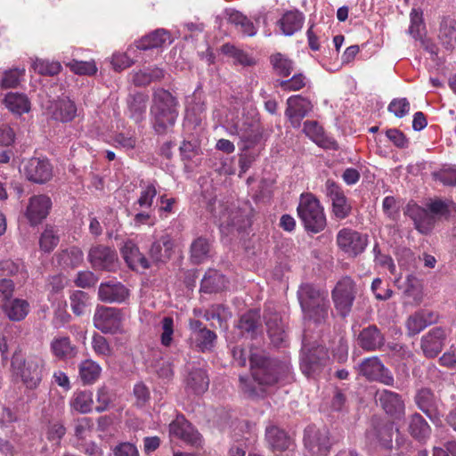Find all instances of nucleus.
Listing matches in <instances>:
<instances>
[{"label": "nucleus", "mask_w": 456, "mask_h": 456, "mask_svg": "<svg viewBox=\"0 0 456 456\" xmlns=\"http://www.w3.org/2000/svg\"><path fill=\"white\" fill-rule=\"evenodd\" d=\"M250 371L252 380L240 376V389L248 396H260L265 387L273 386L284 379L290 371L288 362L267 358L261 353H251Z\"/></svg>", "instance_id": "nucleus-1"}, {"label": "nucleus", "mask_w": 456, "mask_h": 456, "mask_svg": "<svg viewBox=\"0 0 456 456\" xmlns=\"http://www.w3.org/2000/svg\"><path fill=\"white\" fill-rule=\"evenodd\" d=\"M297 298L304 319L320 324L326 322L330 312L328 293L311 283L301 284Z\"/></svg>", "instance_id": "nucleus-2"}, {"label": "nucleus", "mask_w": 456, "mask_h": 456, "mask_svg": "<svg viewBox=\"0 0 456 456\" xmlns=\"http://www.w3.org/2000/svg\"><path fill=\"white\" fill-rule=\"evenodd\" d=\"M12 375L19 379L28 390L37 389L45 373V362L37 354L24 357L20 353L15 352L11 361Z\"/></svg>", "instance_id": "nucleus-3"}, {"label": "nucleus", "mask_w": 456, "mask_h": 456, "mask_svg": "<svg viewBox=\"0 0 456 456\" xmlns=\"http://www.w3.org/2000/svg\"><path fill=\"white\" fill-rule=\"evenodd\" d=\"M151 113L154 117V129L165 133L173 126L178 116L176 99L167 90L158 89L154 93Z\"/></svg>", "instance_id": "nucleus-4"}, {"label": "nucleus", "mask_w": 456, "mask_h": 456, "mask_svg": "<svg viewBox=\"0 0 456 456\" xmlns=\"http://www.w3.org/2000/svg\"><path fill=\"white\" fill-rule=\"evenodd\" d=\"M297 214L307 231L317 233L326 226V217L319 200L312 194L302 195Z\"/></svg>", "instance_id": "nucleus-5"}, {"label": "nucleus", "mask_w": 456, "mask_h": 456, "mask_svg": "<svg viewBox=\"0 0 456 456\" xmlns=\"http://www.w3.org/2000/svg\"><path fill=\"white\" fill-rule=\"evenodd\" d=\"M213 215L223 233L229 234L233 230L240 232L250 224L248 214L235 205L228 206L218 202Z\"/></svg>", "instance_id": "nucleus-6"}, {"label": "nucleus", "mask_w": 456, "mask_h": 456, "mask_svg": "<svg viewBox=\"0 0 456 456\" xmlns=\"http://www.w3.org/2000/svg\"><path fill=\"white\" fill-rule=\"evenodd\" d=\"M358 293L356 283L348 276L341 278L331 291V297L338 313L346 317L352 310Z\"/></svg>", "instance_id": "nucleus-7"}, {"label": "nucleus", "mask_w": 456, "mask_h": 456, "mask_svg": "<svg viewBox=\"0 0 456 456\" xmlns=\"http://www.w3.org/2000/svg\"><path fill=\"white\" fill-rule=\"evenodd\" d=\"M329 359L328 351L323 346L312 347L303 353L301 370L305 376L314 378L323 370Z\"/></svg>", "instance_id": "nucleus-8"}, {"label": "nucleus", "mask_w": 456, "mask_h": 456, "mask_svg": "<svg viewBox=\"0 0 456 456\" xmlns=\"http://www.w3.org/2000/svg\"><path fill=\"white\" fill-rule=\"evenodd\" d=\"M123 314L118 308L98 306L94 315V327L103 333H117L121 330Z\"/></svg>", "instance_id": "nucleus-9"}, {"label": "nucleus", "mask_w": 456, "mask_h": 456, "mask_svg": "<svg viewBox=\"0 0 456 456\" xmlns=\"http://www.w3.org/2000/svg\"><path fill=\"white\" fill-rule=\"evenodd\" d=\"M339 248L350 256L362 253L368 244V237L350 228H343L337 234Z\"/></svg>", "instance_id": "nucleus-10"}, {"label": "nucleus", "mask_w": 456, "mask_h": 456, "mask_svg": "<svg viewBox=\"0 0 456 456\" xmlns=\"http://www.w3.org/2000/svg\"><path fill=\"white\" fill-rule=\"evenodd\" d=\"M305 446L312 456L326 455L330 449L329 430L310 426L305 430Z\"/></svg>", "instance_id": "nucleus-11"}, {"label": "nucleus", "mask_w": 456, "mask_h": 456, "mask_svg": "<svg viewBox=\"0 0 456 456\" xmlns=\"http://www.w3.org/2000/svg\"><path fill=\"white\" fill-rule=\"evenodd\" d=\"M360 373L370 381L394 386V377L377 356L364 359L359 366Z\"/></svg>", "instance_id": "nucleus-12"}, {"label": "nucleus", "mask_w": 456, "mask_h": 456, "mask_svg": "<svg viewBox=\"0 0 456 456\" xmlns=\"http://www.w3.org/2000/svg\"><path fill=\"white\" fill-rule=\"evenodd\" d=\"M325 190L332 202V212L336 218L341 220L347 217L351 213L352 207L341 188L334 181L327 180Z\"/></svg>", "instance_id": "nucleus-13"}, {"label": "nucleus", "mask_w": 456, "mask_h": 456, "mask_svg": "<svg viewBox=\"0 0 456 456\" xmlns=\"http://www.w3.org/2000/svg\"><path fill=\"white\" fill-rule=\"evenodd\" d=\"M88 260L95 270L112 271L117 265V253L109 247L98 245L93 247Z\"/></svg>", "instance_id": "nucleus-14"}, {"label": "nucleus", "mask_w": 456, "mask_h": 456, "mask_svg": "<svg viewBox=\"0 0 456 456\" xmlns=\"http://www.w3.org/2000/svg\"><path fill=\"white\" fill-rule=\"evenodd\" d=\"M312 103L306 98L300 95L290 96L287 100L286 117L289 119L293 127L300 126L301 120L311 111Z\"/></svg>", "instance_id": "nucleus-15"}, {"label": "nucleus", "mask_w": 456, "mask_h": 456, "mask_svg": "<svg viewBox=\"0 0 456 456\" xmlns=\"http://www.w3.org/2000/svg\"><path fill=\"white\" fill-rule=\"evenodd\" d=\"M171 436L181 439L191 445L200 444V433L184 419L183 416H177L169 425Z\"/></svg>", "instance_id": "nucleus-16"}, {"label": "nucleus", "mask_w": 456, "mask_h": 456, "mask_svg": "<svg viewBox=\"0 0 456 456\" xmlns=\"http://www.w3.org/2000/svg\"><path fill=\"white\" fill-rule=\"evenodd\" d=\"M52 201L46 195H36L29 199L25 216L31 225L40 224L49 214Z\"/></svg>", "instance_id": "nucleus-17"}, {"label": "nucleus", "mask_w": 456, "mask_h": 456, "mask_svg": "<svg viewBox=\"0 0 456 456\" xmlns=\"http://www.w3.org/2000/svg\"><path fill=\"white\" fill-rule=\"evenodd\" d=\"M45 110L53 119L61 122H69L77 115V106L69 98L49 102Z\"/></svg>", "instance_id": "nucleus-18"}, {"label": "nucleus", "mask_w": 456, "mask_h": 456, "mask_svg": "<svg viewBox=\"0 0 456 456\" xmlns=\"http://www.w3.org/2000/svg\"><path fill=\"white\" fill-rule=\"evenodd\" d=\"M24 173L29 181L44 183L53 176V167L46 159H30L24 167Z\"/></svg>", "instance_id": "nucleus-19"}, {"label": "nucleus", "mask_w": 456, "mask_h": 456, "mask_svg": "<svg viewBox=\"0 0 456 456\" xmlns=\"http://www.w3.org/2000/svg\"><path fill=\"white\" fill-rule=\"evenodd\" d=\"M376 399L384 411L394 419H401L404 415V403L397 393L387 389L378 391Z\"/></svg>", "instance_id": "nucleus-20"}, {"label": "nucleus", "mask_w": 456, "mask_h": 456, "mask_svg": "<svg viewBox=\"0 0 456 456\" xmlns=\"http://www.w3.org/2000/svg\"><path fill=\"white\" fill-rule=\"evenodd\" d=\"M128 296V289L120 282L108 281L99 286L98 297L102 302L122 303Z\"/></svg>", "instance_id": "nucleus-21"}, {"label": "nucleus", "mask_w": 456, "mask_h": 456, "mask_svg": "<svg viewBox=\"0 0 456 456\" xmlns=\"http://www.w3.org/2000/svg\"><path fill=\"white\" fill-rule=\"evenodd\" d=\"M357 342L365 351H376L385 345V337L376 325H369L360 331Z\"/></svg>", "instance_id": "nucleus-22"}, {"label": "nucleus", "mask_w": 456, "mask_h": 456, "mask_svg": "<svg viewBox=\"0 0 456 456\" xmlns=\"http://www.w3.org/2000/svg\"><path fill=\"white\" fill-rule=\"evenodd\" d=\"M445 338V331L440 327L432 329L422 338L421 348L427 357H436L443 348V341Z\"/></svg>", "instance_id": "nucleus-23"}, {"label": "nucleus", "mask_w": 456, "mask_h": 456, "mask_svg": "<svg viewBox=\"0 0 456 456\" xmlns=\"http://www.w3.org/2000/svg\"><path fill=\"white\" fill-rule=\"evenodd\" d=\"M52 354L58 360L67 361L76 357L77 348L67 336H56L50 343Z\"/></svg>", "instance_id": "nucleus-24"}, {"label": "nucleus", "mask_w": 456, "mask_h": 456, "mask_svg": "<svg viewBox=\"0 0 456 456\" xmlns=\"http://www.w3.org/2000/svg\"><path fill=\"white\" fill-rule=\"evenodd\" d=\"M267 332L274 346H279L286 339L285 324L277 313H266L264 316Z\"/></svg>", "instance_id": "nucleus-25"}, {"label": "nucleus", "mask_w": 456, "mask_h": 456, "mask_svg": "<svg viewBox=\"0 0 456 456\" xmlns=\"http://www.w3.org/2000/svg\"><path fill=\"white\" fill-rule=\"evenodd\" d=\"M174 245L169 235L162 236L159 240L152 243L150 249L151 258L156 263H166L173 254Z\"/></svg>", "instance_id": "nucleus-26"}, {"label": "nucleus", "mask_w": 456, "mask_h": 456, "mask_svg": "<svg viewBox=\"0 0 456 456\" xmlns=\"http://www.w3.org/2000/svg\"><path fill=\"white\" fill-rule=\"evenodd\" d=\"M184 381L186 387L197 395L203 394L207 391L209 385L208 375L205 370L200 368L192 367L190 369Z\"/></svg>", "instance_id": "nucleus-27"}, {"label": "nucleus", "mask_w": 456, "mask_h": 456, "mask_svg": "<svg viewBox=\"0 0 456 456\" xmlns=\"http://www.w3.org/2000/svg\"><path fill=\"white\" fill-rule=\"evenodd\" d=\"M122 255L132 269H147L150 267L148 259L140 252L138 247L133 241L125 242L121 248Z\"/></svg>", "instance_id": "nucleus-28"}, {"label": "nucleus", "mask_w": 456, "mask_h": 456, "mask_svg": "<svg viewBox=\"0 0 456 456\" xmlns=\"http://www.w3.org/2000/svg\"><path fill=\"white\" fill-rule=\"evenodd\" d=\"M407 213L413 219L416 229L421 233H428L431 231L435 218L428 210L416 205L408 206Z\"/></svg>", "instance_id": "nucleus-29"}, {"label": "nucleus", "mask_w": 456, "mask_h": 456, "mask_svg": "<svg viewBox=\"0 0 456 456\" xmlns=\"http://www.w3.org/2000/svg\"><path fill=\"white\" fill-rule=\"evenodd\" d=\"M436 320V315L432 312L421 311L409 316L406 322L408 333L414 336L424 330L428 325L432 324Z\"/></svg>", "instance_id": "nucleus-30"}, {"label": "nucleus", "mask_w": 456, "mask_h": 456, "mask_svg": "<svg viewBox=\"0 0 456 456\" xmlns=\"http://www.w3.org/2000/svg\"><path fill=\"white\" fill-rule=\"evenodd\" d=\"M392 429L390 424L379 425L370 429L366 436L371 445L388 448L392 444Z\"/></svg>", "instance_id": "nucleus-31"}, {"label": "nucleus", "mask_w": 456, "mask_h": 456, "mask_svg": "<svg viewBox=\"0 0 456 456\" xmlns=\"http://www.w3.org/2000/svg\"><path fill=\"white\" fill-rule=\"evenodd\" d=\"M415 403L419 409L428 418L433 419L437 415V402L430 389L421 388L415 395Z\"/></svg>", "instance_id": "nucleus-32"}, {"label": "nucleus", "mask_w": 456, "mask_h": 456, "mask_svg": "<svg viewBox=\"0 0 456 456\" xmlns=\"http://www.w3.org/2000/svg\"><path fill=\"white\" fill-rule=\"evenodd\" d=\"M3 103L11 112L19 116L30 110V102L24 94L8 93L5 94Z\"/></svg>", "instance_id": "nucleus-33"}, {"label": "nucleus", "mask_w": 456, "mask_h": 456, "mask_svg": "<svg viewBox=\"0 0 456 456\" xmlns=\"http://www.w3.org/2000/svg\"><path fill=\"white\" fill-rule=\"evenodd\" d=\"M305 20V16L298 11H289L279 20L280 28L285 36H292L300 30Z\"/></svg>", "instance_id": "nucleus-34"}, {"label": "nucleus", "mask_w": 456, "mask_h": 456, "mask_svg": "<svg viewBox=\"0 0 456 456\" xmlns=\"http://www.w3.org/2000/svg\"><path fill=\"white\" fill-rule=\"evenodd\" d=\"M171 43L170 34L165 29H156L152 33L143 37L137 42V48L141 50H148L152 48L162 47Z\"/></svg>", "instance_id": "nucleus-35"}, {"label": "nucleus", "mask_w": 456, "mask_h": 456, "mask_svg": "<svg viewBox=\"0 0 456 456\" xmlns=\"http://www.w3.org/2000/svg\"><path fill=\"white\" fill-rule=\"evenodd\" d=\"M30 310L29 304L25 299L14 298L4 305V314L13 322H20L26 318Z\"/></svg>", "instance_id": "nucleus-36"}, {"label": "nucleus", "mask_w": 456, "mask_h": 456, "mask_svg": "<svg viewBox=\"0 0 456 456\" xmlns=\"http://www.w3.org/2000/svg\"><path fill=\"white\" fill-rule=\"evenodd\" d=\"M265 438L268 444L273 450L284 451L288 449L290 444V439L286 432L276 426H269L266 428Z\"/></svg>", "instance_id": "nucleus-37"}, {"label": "nucleus", "mask_w": 456, "mask_h": 456, "mask_svg": "<svg viewBox=\"0 0 456 456\" xmlns=\"http://www.w3.org/2000/svg\"><path fill=\"white\" fill-rule=\"evenodd\" d=\"M165 76L164 69L153 66L147 67L143 69L135 72L133 75V82L135 86H145L150 85L151 82L161 80Z\"/></svg>", "instance_id": "nucleus-38"}, {"label": "nucleus", "mask_w": 456, "mask_h": 456, "mask_svg": "<svg viewBox=\"0 0 456 456\" xmlns=\"http://www.w3.org/2000/svg\"><path fill=\"white\" fill-rule=\"evenodd\" d=\"M226 278L216 270H209L201 281V290L206 293L217 292L226 287Z\"/></svg>", "instance_id": "nucleus-39"}, {"label": "nucleus", "mask_w": 456, "mask_h": 456, "mask_svg": "<svg viewBox=\"0 0 456 456\" xmlns=\"http://www.w3.org/2000/svg\"><path fill=\"white\" fill-rule=\"evenodd\" d=\"M409 433L419 441L425 440L430 435V427L424 418L419 414L414 413L409 419L408 424Z\"/></svg>", "instance_id": "nucleus-40"}, {"label": "nucleus", "mask_w": 456, "mask_h": 456, "mask_svg": "<svg viewBox=\"0 0 456 456\" xmlns=\"http://www.w3.org/2000/svg\"><path fill=\"white\" fill-rule=\"evenodd\" d=\"M439 39L447 49H453L456 46V21L444 20L441 22Z\"/></svg>", "instance_id": "nucleus-41"}, {"label": "nucleus", "mask_w": 456, "mask_h": 456, "mask_svg": "<svg viewBox=\"0 0 456 456\" xmlns=\"http://www.w3.org/2000/svg\"><path fill=\"white\" fill-rule=\"evenodd\" d=\"M261 326L260 313L257 310H250L242 314L237 325L242 332L253 336Z\"/></svg>", "instance_id": "nucleus-42"}, {"label": "nucleus", "mask_w": 456, "mask_h": 456, "mask_svg": "<svg viewBox=\"0 0 456 456\" xmlns=\"http://www.w3.org/2000/svg\"><path fill=\"white\" fill-rule=\"evenodd\" d=\"M210 252V243L203 237H198L191 245V259L194 264L204 262Z\"/></svg>", "instance_id": "nucleus-43"}, {"label": "nucleus", "mask_w": 456, "mask_h": 456, "mask_svg": "<svg viewBox=\"0 0 456 456\" xmlns=\"http://www.w3.org/2000/svg\"><path fill=\"white\" fill-rule=\"evenodd\" d=\"M101 371L100 365L92 360H85L79 364V377L85 384L95 382Z\"/></svg>", "instance_id": "nucleus-44"}, {"label": "nucleus", "mask_w": 456, "mask_h": 456, "mask_svg": "<svg viewBox=\"0 0 456 456\" xmlns=\"http://www.w3.org/2000/svg\"><path fill=\"white\" fill-rule=\"evenodd\" d=\"M216 338V335L208 329L197 330L191 336L192 344L202 352L210 350L214 346Z\"/></svg>", "instance_id": "nucleus-45"}, {"label": "nucleus", "mask_w": 456, "mask_h": 456, "mask_svg": "<svg viewBox=\"0 0 456 456\" xmlns=\"http://www.w3.org/2000/svg\"><path fill=\"white\" fill-rule=\"evenodd\" d=\"M270 61L276 74L288 77L294 69V62L284 54L276 53L270 57Z\"/></svg>", "instance_id": "nucleus-46"}, {"label": "nucleus", "mask_w": 456, "mask_h": 456, "mask_svg": "<svg viewBox=\"0 0 456 456\" xmlns=\"http://www.w3.org/2000/svg\"><path fill=\"white\" fill-rule=\"evenodd\" d=\"M94 404L93 393L91 391H79L74 394L71 406L74 410L81 412H89Z\"/></svg>", "instance_id": "nucleus-47"}, {"label": "nucleus", "mask_w": 456, "mask_h": 456, "mask_svg": "<svg viewBox=\"0 0 456 456\" xmlns=\"http://www.w3.org/2000/svg\"><path fill=\"white\" fill-rule=\"evenodd\" d=\"M59 263L67 267H76L83 260V252L76 247L62 250L58 255Z\"/></svg>", "instance_id": "nucleus-48"}, {"label": "nucleus", "mask_w": 456, "mask_h": 456, "mask_svg": "<svg viewBox=\"0 0 456 456\" xmlns=\"http://www.w3.org/2000/svg\"><path fill=\"white\" fill-rule=\"evenodd\" d=\"M59 240V235L53 227H46L39 238L40 249L50 253L57 247Z\"/></svg>", "instance_id": "nucleus-49"}, {"label": "nucleus", "mask_w": 456, "mask_h": 456, "mask_svg": "<svg viewBox=\"0 0 456 456\" xmlns=\"http://www.w3.org/2000/svg\"><path fill=\"white\" fill-rule=\"evenodd\" d=\"M205 318L208 321L216 320L221 329H226V321L231 317V313L224 305H213L206 311Z\"/></svg>", "instance_id": "nucleus-50"}, {"label": "nucleus", "mask_w": 456, "mask_h": 456, "mask_svg": "<svg viewBox=\"0 0 456 456\" xmlns=\"http://www.w3.org/2000/svg\"><path fill=\"white\" fill-rule=\"evenodd\" d=\"M222 53L232 57L235 62L243 66H252L256 63L255 60L243 51L237 49L234 45L225 44L221 48Z\"/></svg>", "instance_id": "nucleus-51"}, {"label": "nucleus", "mask_w": 456, "mask_h": 456, "mask_svg": "<svg viewBox=\"0 0 456 456\" xmlns=\"http://www.w3.org/2000/svg\"><path fill=\"white\" fill-rule=\"evenodd\" d=\"M25 72L24 69H12L5 70L3 73V77L0 82L2 89L15 88L20 85V78L23 77Z\"/></svg>", "instance_id": "nucleus-52"}, {"label": "nucleus", "mask_w": 456, "mask_h": 456, "mask_svg": "<svg viewBox=\"0 0 456 456\" xmlns=\"http://www.w3.org/2000/svg\"><path fill=\"white\" fill-rule=\"evenodd\" d=\"M148 97L142 94H135L132 101L129 102V110L132 117L139 121L142 118V114L147 109Z\"/></svg>", "instance_id": "nucleus-53"}, {"label": "nucleus", "mask_w": 456, "mask_h": 456, "mask_svg": "<svg viewBox=\"0 0 456 456\" xmlns=\"http://www.w3.org/2000/svg\"><path fill=\"white\" fill-rule=\"evenodd\" d=\"M157 195V189L153 183H147L142 187L140 196L134 203L141 208H150L152 205L153 200Z\"/></svg>", "instance_id": "nucleus-54"}, {"label": "nucleus", "mask_w": 456, "mask_h": 456, "mask_svg": "<svg viewBox=\"0 0 456 456\" xmlns=\"http://www.w3.org/2000/svg\"><path fill=\"white\" fill-rule=\"evenodd\" d=\"M66 65L70 69L71 71L77 75L92 76L97 72V67L94 61H79L77 60H72L66 63Z\"/></svg>", "instance_id": "nucleus-55"}, {"label": "nucleus", "mask_w": 456, "mask_h": 456, "mask_svg": "<svg viewBox=\"0 0 456 456\" xmlns=\"http://www.w3.org/2000/svg\"><path fill=\"white\" fill-rule=\"evenodd\" d=\"M276 83L277 86H280L283 91H298L305 86L306 77L302 73H298L289 79L277 80Z\"/></svg>", "instance_id": "nucleus-56"}, {"label": "nucleus", "mask_w": 456, "mask_h": 456, "mask_svg": "<svg viewBox=\"0 0 456 456\" xmlns=\"http://www.w3.org/2000/svg\"><path fill=\"white\" fill-rule=\"evenodd\" d=\"M89 301L88 295L81 290L73 292L70 296V307L77 315L84 314Z\"/></svg>", "instance_id": "nucleus-57"}, {"label": "nucleus", "mask_w": 456, "mask_h": 456, "mask_svg": "<svg viewBox=\"0 0 456 456\" xmlns=\"http://www.w3.org/2000/svg\"><path fill=\"white\" fill-rule=\"evenodd\" d=\"M410 102L406 98H396L391 101L387 110L396 118H402L410 112Z\"/></svg>", "instance_id": "nucleus-58"}, {"label": "nucleus", "mask_w": 456, "mask_h": 456, "mask_svg": "<svg viewBox=\"0 0 456 456\" xmlns=\"http://www.w3.org/2000/svg\"><path fill=\"white\" fill-rule=\"evenodd\" d=\"M35 71L42 75L53 76L60 72L61 65L58 62H49L47 61L37 60L33 63Z\"/></svg>", "instance_id": "nucleus-59"}, {"label": "nucleus", "mask_w": 456, "mask_h": 456, "mask_svg": "<svg viewBox=\"0 0 456 456\" xmlns=\"http://www.w3.org/2000/svg\"><path fill=\"white\" fill-rule=\"evenodd\" d=\"M161 343L165 346H170L174 333V321L171 317H164L161 321Z\"/></svg>", "instance_id": "nucleus-60"}, {"label": "nucleus", "mask_w": 456, "mask_h": 456, "mask_svg": "<svg viewBox=\"0 0 456 456\" xmlns=\"http://www.w3.org/2000/svg\"><path fill=\"white\" fill-rule=\"evenodd\" d=\"M92 346L95 354L102 356H109L111 353L110 346L107 339L99 334L93 337Z\"/></svg>", "instance_id": "nucleus-61"}, {"label": "nucleus", "mask_w": 456, "mask_h": 456, "mask_svg": "<svg viewBox=\"0 0 456 456\" xmlns=\"http://www.w3.org/2000/svg\"><path fill=\"white\" fill-rule=\"evenodd\" d=\"M305 134L312 139L314 142L319 141L323 135L322 127L316 121H305L304 123Z\"/></svg>", "instance_id": "nucleus-62"}, {"label": "nucleus", "mask_w": 456, "mask_h": 456, "mask_svg": "<svg viewBox=\"0 0 456 456\" xmlns=\"http://www.w3.org/2000/svg\"><path fill=\"white\" fill-rule=\"evenodd\" d=\"M436 179L444 185L456 186V168L450 167L435 174Z\"/></svg>", "instance_id": "nucleus-63"}, {"label": "nucleus", "mask_w": 456, "mask_h": 456, "mask_svg": "<svg viewBox=\"0 0 456 456\" xmlns=\"http://www.w3.org/2000/svg\"><path fill=\"white\" fill-rule=\"evenodd\" d=\"M114 456H138L135 445L131 443H121L113 449Z\"/></svg>", "instance_id": "nucleus-64"}]
</instances>
